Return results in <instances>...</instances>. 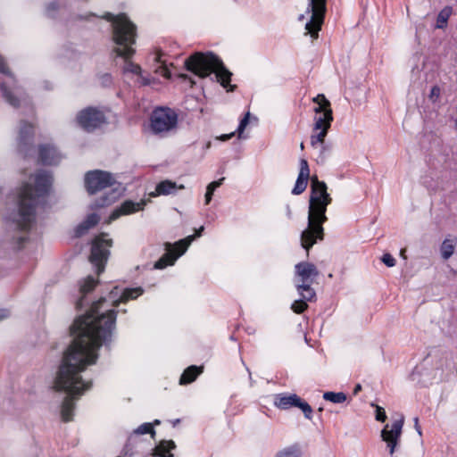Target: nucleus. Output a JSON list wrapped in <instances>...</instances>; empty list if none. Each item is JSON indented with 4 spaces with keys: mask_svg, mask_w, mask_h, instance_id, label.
I'll return each instance as SVG.
<instances>
[{
    "mask_svg": "<svg viewBox=\"0 0 457 457\" xmlns=\"http://www.w3.org/2000/svg\"><path fill=\"white\" fill-rule=\"evenodd\" d=\"M176 448V445L172 440H162L154 449L153 456L154 457H173L170 453Z\"/></svg>",
    "mask_w": 457,
    "mask_h": 457,
    "instance_id": "22",
    "label": "nucleus"
},
{
    "mask_svg": "<svg viewBox=\"0 0 457 457\" xmlns=\"http://www.w3.org/2000/svg\"><path fill=\"white\" fill-rule=\"evenodd\" d=\"M223 180H224V178H221V179H220L217 181L211 182L207 186L206 193H205V195H204L205 204H210V202L212 201V197L213 192L215 191V189H217L219 187H220V185L222 184Z\"/></svg>",
    "mask_w": 457,
    "mask_h": 457,
    "instance_id": "31",
    "label": "nucleus"
},
{
    "mask_svg": "<svg viewBox=\"0 0 457 457\" xmlns=\"http://www.w3.org/2000/svg\"><path fill=\"white\" fill-rule=\"evenodd\" d=\"M275 457H302V451L299 446L291 445L278 451Z\"/></svg>",
    "mask_w": 457,
    "mask_h": 457,
    "instance_id": "28",
    "label": "nucleus"
},
{
    "mask_svg": "<svg viewBox=\"0 0 457 457\" xmlns=\"http://www.w3.org/2000/svg\"><path fill=\"white\" fill-rule=\"evenodd\" d=\"M331 202L332 198L328 193L326 183L320 181L317 177H312L311 179L308 226L301 234V245L307 253L318 240H323L324 228L322 225L328 220L326 212Z\"/></svg>",
    "mask_w": 457,
    "mask_h": 457,
    "instance_id": "2",
    "label": "nucleus"
},
{
    "mask_svg": "<svg viewBox=\"0 0 457 457\" xmlns=\"http://www.w3.org/2000/svg\"><path fill=\"white\" fill-rule=\"evenodd\" d=\"M403 422V417H400L393 420L390 424H386L381 430V439L386 443L388 453L392 457L400 444Z\"/></svg>",
    "mask_w": 457,
    "mask_h": 457,
    "instance_id": "14",
    "label": "nucleus"
},
{
    "mask_svg": "<svg viewBox=\"0 0 457 457\" xmlns=\"http://www.w3.org/2000/svg\"><path fill=\"white\" fill-rule=\"evenodd\" d=\"M300 148H301V150H303V149H304V145H303V142L300 144Z\"/></svg>",
    "mask_w": 457,
    "mask_h": 457,
    "instance_id": "47",
    "label": "nucleus"
},
{
    "mask_svg": "<svg viewBox=\"0 0 457 457\" xmlns=\"http://www.w3.org/2000/svg\"><path fill=\"white\" fill-rule=\"evenodd\" d=\"M312 102L316 104L313 108L315 113L313 118L314 129H320L321 127L330 128L333 121L330 102L322 94L313 97Z\"/></svg>",
    "mask_w": 457,
    "mask_h": 457,
    "instance_id": "13",
    "label": "nucleus"
},
{
    "mask_svg": "<svg viewBox=\"0 0 457 457\" xmlns=\"http://www.w3.org/2000/svg\"><path fill=\"white\" fill-rule=\"evenodd\" d=\"M361 390V386L360 384L356 385L353 389V394L357 395Z\"/></svg>",
    "mask_w": 457,
    "mask_h": 457,
    "instance_id": "42",
    "label": "nucleus"
},
{
    "mask_svg": "<svg viewBox=\"0 0 457 457\" xmlns=\"http://www.w3.org/2000/svg\"><path fill=\"white\" fill-rule=\"evenodd\" d=\"M148 200L141 199L139 202L132 200L124 201L119 207L114 209L109 216L108 223L119 219L121 216L130 215L143 211L147 204Z\"/></svg>",
    "mask_w": 457,
    "mask_h": 457,
    "instance_id": "16",
    "label": "nucleus"
},
{
    "mask_svg": "<svg viewBox=\"0 0 457 457\" xmlns=\"http://www.w3.org/2000/svg\"><path fill=\"white\" fill-rule=\"evenodd\" d=\"M2 85H8L11 86L12 84L13 79L8 70V68L5 66L4 62L2 61ZM21 95L20 90L14 89H7L5 87L4 88L2 87V96H4L5 100L12 106H18L19 101L18 96Z\"/></svg>",
    "mask_w": 457,
    "mask_h": 457,
    "instance_id": "17",
    "label": "nucleus"
},
{
    "mask_svg": "<svg viewBox=\"0 0 457 457\" xmlns=\"http://www.w3.org/2000/svg\"><path fill=\"white\" fill-rule=\"evenodd\" d=\"M235 132L229 133V134H224L219 137L218 138L221 141H227L230 139L234 136Z\"/></svg>",
    "mask_w": 457,
    "mask_h": 457,
    "instance_id": "41",
    "label": "nucleus"
},
{
    "mask_svg": "<svg viewBox=\"0 0 457 457\" xmlns=\"http://www.w3.org/2000/svg\"><path fill=\"white\" fill-rule=\"evenodd\" d=\"M160 423H161V421L159 420H154L152 424H153V427H154V425H160Z\"/></svg>",
    "mask_w": 457,
    "mask_h": 457,
    "instance_id": "46",
    "label": "nucleus"
},
{
    "mask_svg": "<svg viewBox=\"0 0 457 457\" xmlns=\"http://www.w3.org/2000/svg\"><path fill=\"white\" fill-rule=\"evenodd\" d=\"M143 292L140 287L127 288L116 299L119 292L115 287L108 299L100 298L93 303L88 312L78 318L71 327L73 341L64 353L54 380V388L68 395L61 407L63 421L72 420L74 401L91 387V382L83 380L80 373L87 366L96 362L98 349L107 342L114 328L116 312L107 308L108 301L112 302V307H116L120 303L137 299Z\"/></svg>",
    "mask_w": 457,
    "mask_h": 457,
    "instance_id": "1",
    "label": "nucleus"
},
{
    "mask_svg": "<svg viewBox=\"0 0 457 457\" xmlns=\"http://www.w3.org/2000/svg\"><path fill=\"white\" fill-rule=\"evenodd\" d=\"M187 69L200 78H206L214 73L220 85L232 91L234 87L230 85L232 73L226 69L222 61L212 53H195L185 61Z\"/></svg>",
    "mask_w": 457,
    "mask_h": 457,
    "instance_id": "5",
    "label": "nucleus"
},
{
    "mask_svg": "<svg viewBox=\"0 0 457 457\" xmlns=\"http://www.w3.org/2000/svg\"><path fill=\"white\" fill-rule=\"evenodd\" d=\"M382 262L387 266V267H394L395 265V258L389 254V253H385L383 256H382Z\"/></svg>",
    "mask_w": 457,
    "mask_h": 457,
    "instance_id": "39",
    "label": "nucleus"
},
{
    "mask_svg": "<svg viewBox=\"0 0 457 457\" xmlns=\"http://www.w3.org/2000/svg\"><path fill=\"white\" fill-rule=\"evenodd\" d=\"M329 128L321 127L320 129H312L311 136V145L317 149L320 145L325 144V137L328 135Z\"/></svg>",
    "mask_w": 457,
    "mask_h": 457,
    "instance_id": "24",
    "label": "nucleus"
},
{
    "mask_svg": "<svg viewBox=\"0 0 457 457\" xmlns=\"http://www.w3.org/2000/svg\"><path fill=\"white\" fill-rule=\"evenodd\" d=\"M320 154L318 156V160L320 162H324L328 157V153L329 152V147L323 144L319 145Z\"/></svg>",
    "mask_w": 457,
    "mask_h": 457,
    "instance_id": "37",
    "label": "nucleus"
},
{
    "mask_svg": "<svg viewBox=\"0 0 457 457\" xmlns=\"http://www.w3.org/2000/svg\"><path fill=\"white\" fill-rule=\"evenodd\" d=\"M323 398L334 403H342L346 401V395L342 392H326L323 394Z\"/></svg>",
    "mask_w": 457,
    "mask_h": 457,
    "instance_id": "30",
    "label": "nucleus"
},
{
    "mask_svg": "<svg viewBox=\"0 0 457 457\" xmlns=\"http://www.w3.org/2000/svg\"><path fill=\"white\" fill-rule=\"evenodd\" d=\"M327 12V0H307L305 10L297 20L304 22V36L313 40L319 37Z\"/></svg>",
    "mask_w": 457,
    "mask_h": 457,
    "instance_id": "7",
    "label": "nucleus"
},
{
    "mask_svg": "<svg viewBox=\"0 0 457 457\" xmlns=\"http://www.w3.org/2000/svg\"><path fill=\"white\" fill-rule=\"evenodd\" d=\"M112 245V240L107 238V234L102 233L95 238L92 245L90 261L96 267L98 274L104 271V263L109 256V248Z\"/></svg>",
    "mask_w": 457,
    "mask_h": 457,
    "instance_id": "12",
    "label": "nucleus"
},
{
    "mask_svg": "<svg viewBox=\"0 0 457 457\" xmlns=\"http://www.w3.org/2000/svg\"><path fill=\"white\" fill-rule=\"evenodd\" d=\"M310 178V170L308 162L305 159L300 160V171L295 185L292 190L293 195L302 194L307 187L308 180Z\"/></svg>",
    "mask_w": 457,
    "mask_h": 457,
    "instance_id": "18",
    "label": "nucleus"
},
{
    "mask_svg": "<svg viewBox=\"0 0 457 457\" xmlns=\"http://www.w3.org/2000/svg\"><path fill=\"white\" fill-rule=\"evenodd\" d=\"M97 280L95 279L92 276H88L79 284V293L81 294V297L76 303L77 308H81L83 306V296L87 293L91 292L97 284Z\"/></svg>",
    "mask_w": 457,
    "mask_h": 457,
    "instance_id": "23",
    "label": "nucleus"
},
{
    "mask_svg": "<svg viewBox=\"0 0 457 457\" xmlns=\"http://www.w3.org/2000/svg\"><path fill=\"white\" fill-rule=\"evenodd\" d=\"M400 254H401V256H403V258L405 259L406 258V256H405V249L401 250Z\"/></svg>",
    "mask_w": 457,
    "mask_h": 457,
    "instance_id": "45",
    "label": "nucleus"
},
{
    "mask_svg": "<svg viewBox=\"0 0 457 457\" xmlns=\"http://www.w3.org/2000/svg\"><path fill=\"white\" fill-rule=\"evenodd\" d=\"M162 54L158 52L154 54V62L158 63V66L155 68V72L160 74L161 76L169 79L170 77V72L167 67L166 62L162 59Z\"/></svg>",
    "mask_w": 457,
    "mask_h": 457,
    "instance_id": "27",
    "label": "nucleus"
},
{
    "mask_svg": "<svg viewBox=\"0 0 457 457\" xmlns=\"http://www.w3.org/2000/svg\"><path fill=\"white\" fill-rule=\"evenodd\" d=\"M307 302H309V301L306 299H303V297L300 296V299L295 300L292 303V305H291L292 311L297 314L303 312L308 308Z\"/></svg>",
    "mask_w": 457,
    "mask_h": 457,
    "instance_id": "32",
    "label": "nucleus"
},
{
    "mask_svg": "<svg viewBox=\"0 0 457 457\" xmlns=\"http://www.w3.org/2000/svg\"><path fill=\"white\" fill-rule=\"evenodd\" d=\"M52 185V177L46 172L31 175L19 192V209L15 221L19 228L28 231L36 220V208L39 199L45 196Z\"/></svg>",
    "mask_w": 457,
    "mask_h": 457,
    "instance_id": "3",
    "label": "nucleus"
},
{
    "mask_svg": "<svg viewBox=\"0 0 457 457\" xmlns=\"http://www.w3.org/2000/svg\"><path fill=\"white\" fill-rule=\"evenodd\" d=\"M318 276L319 270L313 263L302 262L295 266V286L299 296L308 301L316 298V292L312 285Z\"/></svg>",
    "mask_w": 457,
    "mask_h": 457,
    "instance_id": "8",
    "label": "nucleus"
},
{
    "mask_svg": "<svg viewBox=\"0 0 457 457\" xmlns=\"http://www.w3.org/2000/svg\"><path fill=\"white\" fill-rule=\"evenodd\" d=\"M99 220H100L99 216L96 213H91V214L87 215L86 217V219L84 220V221L79 225V227L77 228V234L78 235L84 234L87 230L95 227L98 223Z\"/></svg>",
    "mask_w": 457,
    "mask_h": 457,
    "instance_id": "25",
    "label": "nucleus"
},
{
    "mask_svg": "<svg viewBox=\"0 0 457 457\" xmlns=\"http://www.w3.org/2000/svg\"><path fill=\"white\" fill-rule=\"evenodd\" d=\"M455 124H456V127H457V120H456V122H455Z\"/></svg>",
    "mask_w": 457,
    "mask_h": 457,
    "instance_id": "48",
    "label": "nucleus"
},
{
    "mask_svg": "<svg viewBox=\"0 0 457 457\" xmlns=\"http://www.w3.org/2000/svg\"><path fill=\"white\" fill-rule=\"evenodd\" d=\"M39 156L44 164H57L62 156L57 149L50 145H42L39 149Z\"/></svg>",
    "mask_w": 457,
    "mask_h": 457,
    "instance_id": "19",
    "label": "nucleus"
},
{
    "mask_svg": "<svg viewBox=\"0 0 457 457\" xmlns=\"http://www.w3.org/2000/svg\"><path fill=\"white\" fill-rule=\"evenodd\" d=\"M136 435H145V434H150L152 437L154 436L155 431L153 428V424L151 423H144L140 425L137 428H136L133 432Z\"/></svg>",
    "mask_w": 457,
    "mask_h": 457,
    "instance_id": "33",
    "label": "nucleus"
},
{
    "mask_svg": "<svg viewBox=\"0 0 457 457\" xmlns=\"http://www.w3.org/2000/svg\"><path fill=\"white\" fill-rule=\"evenodd\" d=\"M440 96V88L437 86H435L431 88L429 98L433 102H436Z\"/></svg>",
    "mask_w": 457,
    "mask_h": 457,
    "instance_id": "40",
    "label": "nucleus"
},
{
    "mask_svg": "<svg viewBox=\"0 0 457 457\" xmlns=\"http://www.w3.org/2000/svg\"><path fill=\"white\" fill-rule=\"evenodd\" d=\"M204 231V227H200L194 236H188L184 239H181L171 245L170 243L165 244L166 253L163 254L155 263V269H164L167 266L173 265L176 260L181 256L191 245L195 237H198L202 235Z\"/></svg>",
    "mask_w": 457,
    "mask_h": 457,
    "instance_id": "10",
    "label": "nucleus"
},
{
    "mask_svg": "<svg viewBox=\"0 0 457 457\" xmlns=\"http://www.w3.org/2000/svg\"><path fill=\"white\" fill-rule=\"evenodd\" d=\"M372 406L376 407V420L378 421L384 422L386 420V414L384 408H382L378 405H375L373 403H372Z\"/></svg>",
    "mask_w": 457,
    "mask_h": 457,
    "instance_id": "38",
    "label": "nucleus"
},
{
    "mask_svg": "<svg viewBox=\"0 0 457 457\" xmlns=\"http://www.w3.org/2000/svg\"><path fill=\"white\" fill-rule=\"evenodd\" d=\"M457 245V237L453 236L446 237L440 245V254L444 260H448L455 251Z\"/></svg>",
    "mask_w": 457,
    "mask_h": 457,
    "instance_id": "21",
    "label": "nucleus"
},
{
    "mask_svg": "<svg viewBox=\"0 0 457 457\" xmlns=\"http://www.w3.org/2000/svg\"><path fill=\"white\" fill-rule=\"evenodd\" d=\"M452 14V8L451 7H445L439 13L436 19V29H444L446 24L447 21Z\"/></svg>",
    "mask_w": 457,
    "mask_h": 457,
    "instance_id": "29",
    "label": "nucleus"
},
{
    "mask_svg": "<svg viewBox=\"0 0 457 457\" xmlns=\"http://www.w3.org/2000/svg\"><path fill=\"white\" fill-rule=\"evenodd\" d=\"M95 16L94 13H88L86 16L79 17V19L89 20L90 17Z\"/></svg>",
    "mask_w": 457,
    "mask_h": 457,
    "instance_id": "44",
    "label": "nucleus"
},
{
    "mask_svg": "<svg viewBox=\"0 0 457 457\" xmlns=\"http://www.w3.org/2000/svg\"><path fill=\"white\" fill-rule=\"evenodd\" d=\"M250 119V112H246L245 117L241 120L239 126L237 128V134L239 138H245V137L243 136L244 130L246 128V126L249 123Z\"/></svg>",
    "mask_w": 457,
    "mask_h": 457,
    "instance_id": "34",
    "label": "nucleus"
},
{
    "mask_svg": "<svg viewBox=\"0 0 457 457\" xmlns=\"http://www.w3.org/2000/svg\"><path fill=\"white\" fill-rule=\"evenodd\" d=\"M202 372L201 368H197L196 366H190L185 371L180 377L179 383L181 385H186L188 383L193 382L197 376Z\"/></svg>",
    "mask_w": 457,
    "mask_h": 457,
    "instance_id": "26",
    "label": "nucleus"
},
{
    "mask_svg": "<svg viewBox=\"0 0 457 457\" xmlns=\"http://www.w3.org/2000/svg\"><path fill=\"white\" fill-rule=\"evenodd\" d=\"M273 403L280 410L297 407L303 412L306 419H312V409L310 404L295 394H277L274 395Z\"/></svg>",
    "mask_w": 457,
    "mask_h": 457,
    "instance_id": "15",
    "label": "nucleus"
},
{
    "mask_svg": "<svg viewBox=\"0 0 457 457\" xmlns=\"http://www.w3.org/2000/svg\"><path fill=\"white\" fill-rule=\"evenodd\" d=\"M179 116L175 110L169 107H158L150 116V129L153 134L166 137L178 129Z\"/></svg>",
    "mask_w": 457,
    "mask_h": 457,
    "instance_id": "9",
    "label": "nucleus"
},
{
    "mask_svg": "<svg viewBox=\"0 0 457 457\" xmlns=\"http://www.w3.org/2000/svg\"><path fill=\"white\" fill-rule=\"evenodd\" d=\"M76 122L84 130L91 132L106 124V117L102 110L87 107L77 113Z\"/></svg>",
    "mask_w": 457,
    "mask_h": 457,
    "instance_id": "11",
    "label": "nucleus"
},
{
    "mask_svg": "<svg viewBox=\"0 0 457 457\" xmlns=\"http://www.w3.org/2000/svg\"><path fill=\"white\" fill-rule=\"evenodd\" d=\"M59 11H60V5L55 2L49 4L46 9V15L50 18H54L55 13Z\"/></svg>",
    "mask_w": 457,
    "mask_h": 457,
    "instance_id": "35",
    "label": "nucleus"
},
{
    "mask_svg": "<svg viewBox=\"0 0 457 457\" xmlns=\"http://www.w3.org/2000/svg\"><path fill=\"white\" fill-rule=\"evenodd\" d=\"M177 189H184L183 185L178 186L175 182L170 180H164L160 182L155 188L154 192H152L150 195L155 197L158 195H167L175 193Z\"/></svg>",
    "mask_w": 457,
    "mask_h": 457,
    "instance_id": "20",
    "label": "nucleus"
},
{
    "mask_svg": "<svg viewBox=\"0 0 457 457\" xmlns=\"http://www.w3.org/2000/svg\"><path fill=\"white\" fill-rule=\"evenodd\" d=\"M102 18L112 24V37L116 44L115 52L118 56L124 59L123 71L139 75L141 73L140 66L130 61L135 52L132 48L136 36L135 25L125 14L113 15L111 12H105Z\"/></svg>",
    "mask_w": 457,
    "mask_h": 457,
    "instance_id": "4",
    "label": "nucleus"
},
{
    "mask_svg": "<svg viewBox=\"0 0 457 457\" xmlns=\"http://www.w3.org/2000/svg\"><path fill=\"white\" fill-rule=\"evenodd\" d=\"M85 186L89 194H95L106 188H112L100 202L96 204V207H104L112 204L120 195L119 191L120 185H117L116 179L112 174L103 170H92L85 176Z\"/></svg>",
    "mask_w": 457,
    "mask_h": 457,
    "instance_id": "6",
    "label": "nucleus"
},
{
    "mask_svg": "<svg viewBox=\"0 0 457 457\" xmlns=\"http://www.w3.org/2000/svg\"><path fill=\"white\" fill-rule=\"evenodd\" d=\"M414 421H415V428H416V429H417V431H418L419 435H421V430H420V428L419 427V424H418V422H419L418 418H416V419L414 420Z\"/></svg>",
    "mask_w": 457,
    "mask_h": 457,
    "instance_id": "43",
    "label": "nucleus"
},
{
    "mask_svg": "<svg viewBox=\"0 0 457 457\" xmlns=\"http://www.w3.org/2000/svg\"><path fill=\"white\" fill-rule=\"evenodd\" d=\"M33 133V126L31 124L24 123L20 129L21 137L25 140Z\"/></svg>",
    "mask_w": 457,
    "mask_h": 457,
    "instance_id": "36",
    "label": "nucleus"
}]
</instances>
